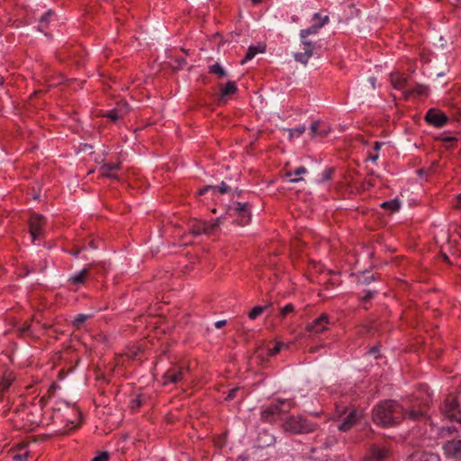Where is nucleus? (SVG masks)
<instances>
[{"mask_svg": "<svg viewBox=\"0 0 461 461\" xmlns=\"http://www.w3.org/2000/svg\"><path fill=\"white\" fill-rule=\"evenodd\" d=\"M400 202L397 199L390 200L384 202L381 206L384 209L390 210L392 212H396L400 208Z\"/></svg>", "mask_w": 461, "mask_h": 461, "instance_id": "cd10ccee", "label": "nucleus"}, {"mask_svg": "<svg viewBox=\"0 0 461 461\" xmlns=\"http://www.w3.org/2000/svg\"><path fill=\"white\" fill-rule=\"evenodd\" d=\"M78 254H79V250L74 251V252L72 253V255H73V256H75V257H77V256H78Z\"/></svg>", "mask_w": 461, "mask_h": 461, "instance_id": "864d4df0", "label": "nucleus"}, {"mask_svg": "<svg viewBox=\"0 0 461 461\" xmlns=\"http://www.w3.org/2000/svg\"><path fill=\"white\" fill-rule=\"evenodd\" d=\"M240 387H234V388L230 389L228 392L227 395L225 396L224 400L226 402L232 401L233 399L236 398L237 393L240 392Z\"/></svg>", "mask_w": 461, "mask_h": 461, "instance_id": "c9c22d12", "label": "nucleus"}, {"mask_svg": "<svg viewBox=\"0 0 461 461\" xmlns=\"http://www.w3.org/2000/svg\"><path fill=\"white\" fill-rule=\"evenodd\" d=\"M238 91V87L236 83L233 81H229L225 86L221 87V97L224 98L229 95L235 94Z\"/></svg>", "mask_w": 461, "mask_h": 461, "instance_id": "4be33fe9", "label": "nucleus"}, {"mask_svg": "<svg viewBox=\"0 0 461 461\" xmlns=\"http://www.w3.org/2000/svg\"><path fill=\"white\" fill-rule=\"evenodd\" d=\"M375 291H367V292L366 293V294L362 297V300H363L364 302H366V301L370 300L371 298H373V297H374V295H375Z\"/></svg>", "mask_w": 461, "mask_h": 461, "instance_id": "c03bdc74", "label": "nucleus"}, {"mask_svg": "<svg viewBox=\"0 0 461 461\" xmlns=\"http://www.w3.org/2000/svg\"><path fill=\"white\" fill-rule=\"evenodd\" d=\"M4 84V77L0 76V86Z\"/></svg>", "mask_w": 461, "mask_h": 461, "instance_id": "6e6d98bb", "label": "nucleus"}, {"mask_svg": "<svg viewBox=\"0 0 461 461\" xmlns=\"http://www.w3.org/2000/svg\"><path fill=\"white\" fill-rule=\"evenodd\" d=\"M456 208L461 209V194L456 196Z\"/></svg>", "mask_w": 461, "mask_h": 461, "instance_id": "de8ad7c7", "label": "nucleus"}, {"mask_svg": "<svg viewBox=\"0 0 461 461\" xmlns=\"http://www.w3.org/2000/svg\"><path fill=\"white\" fill-rule=\"evenodd\" d=\"M226 324V321H218L214 323L215 328L221 329Z\"/></svg>", "mask_w": 461, "mask_h": 461, "instance_id": "49530a36", "label": "nucleus"}, {"mask_svg": "<svg viewBox=\"0 0 461 461\" xmlns=\"http://www.w3.org/2000/svg\"><path fill=\"white\" fill-rule=\"evenodd\" d=\"M27 457H28V454L23 453V454L15 455L14 456V459L16 461H27Z\"/></svg>", "mask_w": 461, "mask_h": 461, "instance_id": "37998d69", "label": "nucleus"}, {"mask_svg": "<svg viewBox=\"0 0 461 461\" xmlns=\"http://www.w3.org/2000/svg\"><path fill=\"white\" fill-rule=\"evenodd\" d=\"M269 305H267V306H260V305H258V306H255L249 312V318L250 320H256L259 315H261L264 311L268 307Z\"/></svg>", "mask_w": 461, "mask_h": 461, "instance_id": "2f4dec72", "label": "nucleus"}, {"mask_svg": "<svg viewBox=\"0 0 461 461\" xmlns=\"http://www.w3.org/2000/svg\"><path fill=\"white\" fill-rule=\"evenodd\" d=\"M300 40H301V43H302V47H303V51L294 53V59L297 62L306 65L308 63L309 59L313 55V50L315 49V45L312 41L308 40V37L300 38Z\"/></svg>", "mask_w": 461, "mask_h": 461, "instance_id": "6e6552de", "label": "nucleus"}, {"mask_svg": "<svg viewBox=\"0 0 461 461\" xmlns=\"http://www.w3.org/2000/svg\"><path fill=\"white\" fill-rule=\"evenodd\" d=\"M189 376V367L185 364H173L163 374L161 383L164 386L168 384H177L187 379Z\"/></svg>", "mask_w": 461, "mask_h": 461, "instance_id": "20e7f679", "label": "nucleus"}, {"mask_svg": "<svg viewBox=\"0 0 461 461\" xmlns=\"http://www.w3.org/2000/svg\"><path fill=\"white\" fill-rule=\"evenodd\" d=\"M312 26H310L307 29L300 31V38H305L308 37L309 35L317 34L319 31L330 22V18L328 15L322 16L321 15V14L315 13L312 16Z\"/></svg>", "mask_w": 461, "mask_h": 461, "instance_id": "423d86ee", "label": "nucleus"}, {"mask_svg": "<svg viewBox=\"0 0 461 461\" xmlns=\"http://www.w3.org/2000/svg\"><path fill=\"white\" fill-rule=\"evenodd\" d=\"M375 352H377V348H372L370 349V353L374 354V353H375Z\"/></svg>", "mask_w": 461, "mask_h": 461, "instance_id": "3c124183", "label": "nucleus"}, {"mask_svg": "<svg viewBox=\"0 0 461 461\" xmlns=\"http://www.w3.org/2000/svg\"><path fill=\"white\" fill-rule=\"evenodd\" d=\"M294 311V306L292 303H288L280 309V315L285 318L289 313Z\"/></svg>", "mask_w": 461, "mask_h": 461, "instance_id": "f704fd0d", "label": "nucleus"}, {"mask_svg": "<svg viewBox=\"0 0 461 461\" xmlns=\"http://www.w3.org/2000/svg\"><path fill=\"white\" fill-rule=\"evenodd\" d=\"M307 173V168L305 167H299L297 168H295L294 170H288L285 172V177H289L290 178V182L291 183H297V182H300L303 179V177H301L302 175H304Z\"/></svg>", "mask_w": 461, "mask_h": 461, "instance_id": "6ab92c4d", "label": "nucleus"}, {"mask_svg": "<svg viewBox=\"0 0 461 461\" xmlns=\"http://www.w3.org/2000/svg\"><path fill=\"white\" fill-rule=\"evenodd\" d=\"M370 83L372 84L373 87H375V77H371L370 79Z\"/></svg>", "mask_w": 461, "mask_h": 461, "instance_id": "09e8293b", "label": "nucleus"}, {"mask_svg": "<svg viewBox=\"0 0 461 461\" xmlns=\"http://www.w3.org/2000/svg\"><path fill=\"white\" fill-rule=\"evenodd\" d=\"M306 128L305 126L302 125V126H298V127H295L294 129H289L288 131H289V138L290 139H293V138H298L300 137L303 133H304Z\"/></svg>", "mask_w": 461, "mask_h": 461, "instance_id": "72a5a7b5", "label": "nucleus"}, {"mask_svg": "<svg viewBox=\"0 0 461 461\" xmlns=\"http://www.w3.org/2000/svg\"><path fill=\"white\" fill-rule=\"evenodd\" d=\"M389 449L385 446L373 445L370 447L366 459L367 461H384L389 456Z\"/></svg>", "mask_w": 461, "mask_h": 461, "instance_id": "9b49d317", "label": "nucleus"}, {"mask_svg": "<svg viewBox=\"0 0 461 461\" xmlns=\"http://www.w3.org/2000/svg\"><path fill=\"white\" fill-rule=\"evenodd\" d=\"M213 191H218L221 194H226L230 191V186L225 184L224 182H221L220 185H215L212 187Z\"/></svg>", "mask_w": 461, "mask_h": 461, "instance_id": "58836bf2", "label": "nucleus"}, {"mask_svg": "<svg viewBox=\"0 0 461 461\" xmlns=\"http://www.w3.org/2000/svg\"><path fill=\"white\" fill-rule=\"evenodd\" d=\"M185 64V60L184 59H182L180 61H179V67L182 68L183 65Z\"/></svg>", "mask_w": 461, "mask_h": 461, "instance_id": "8fccbe9b", "label": "nucleus"}, {"mask_svg": "<svg viewBox=\"0 0 461 461\" xmlns=\"http://www.w3.org/2000/svg\"><path fill=\"white\" fill-rule=\"evenodd\" d=\"M45 224V220L43 216L37 214V213H32L29 218V228H30V234L32 236V241L39 239L42 234V228Z\"/></svg>", "mask_w": 461, "mask_h": 461, "instance_id": "9d476101", "label": "nucleus"}, {"mask_svg": "<svg viewBox=\"0 0 461 461\" xmlns=\"http://www.w3.org/2000/svg\"><path fill=\"white\" fill-rule=\"evenodd\" d=\"M329 323V316L327 314H321L307 325L306 330L312 334L321 333L328 329Z\"/></svg>", "mask_w": 461, "mask_h": 461, "instance_id": "f8f14e48", "label": "nucleus"}, {"mask_svg": "<svg viewBox=\"0 0 461 461\" xmlns=\"http://www.w3.org/2000/svg\"><path fill=\"white\" fill-rule=\"evenodd\" d=\"M142 405V399L140 396H138L137 398L133 399L131 401V409H138Z\"/></svg>", "mask_w": 461, "mask_h": 461, "instance_id": "79ce46f5", "label": "nucleus"}, {"mask_svg": "<svg viewBox=\"0 0 461 461\" xmlns=\"http://www.w3.org/2000/svg\"><path fill=\"white\" fill-rule=\"evenodd\" d=\"M204 224V234H212L219 226V221H203Z\"/></svg>", "mask_w": 461, "mask_h": 461, "instance_id": "c756f323", "label": "nucleus"}, {"mask_svg": "<svg viewBox=\"0 0 461 461\" xmlns=\"http://www.w3.org/2000/svg\"><path fill=\"white\" fill-rule=\"evenodd\" d=\"M53 15L54 13L52 11H48L41 17L39 23L40 31L44 32L47 29L50 19Z\"/></svg>", "mask_w": 461, "mask_h": 461, "instance_id": "a878e982", "label": "nucleus"}, {"mask_svg": "<svg viewBox=\"0 0 461 461\" xmlns=\"http://www.w3.org/2000/svg\"><path fill=\"white\" fill-rule=\"evenodd\" d=\"M129 111L130 108L127 103H120L116 107L104 113V116L109 118L113 122H117L118 120L122 119Z\"/></svg>", "mask_w": 461, "mask_h": 461, "instance_id": "4468645a", "label": "nucleus"}, {"mask_svg": "<svg viewBox=\"0 0 461 461\" xmlns=\"http://www.w3.org/2000/svg\"><path fill=\"white\" fill-rule=\"evenodd\" d=\"M92 315L91 314H83V313H79L77 314L74 321H73V325L76 327V328H80V326L89 318H91Z\"/></svg>", "mask_w": 461, "mask_h": 461, "instance_id": "473e14b6", "label": "nucleus"}, {"mask_svg": "<svg viewBox=\"0 0 461 461\" xmlns=\"http://www.w3.org/2000/svg\"><path fill=\"white\" fill-rule=\"evenodd\" d=\"M91 268L92 264L88 265L79 272L70 276L68 280V284L77 287L84 285L90 275Z\"/></svg>", "mask_w": 461, "mask_h": 461, "instance_id": "2eb2a0df", "label": "nucleus"}, {"mask_svg": "<svg viewBox=\"0 0 461 461\" xmlns=\"http://www.w3.org/2000/svg\"><path fill=\"white\" fill-rule=\"evenodd\" d=\"M230 211L237 216V222L240 225H246L250 221V208L248 203H233Z\"/></svg>", "mask_w": 461, "mask_h": 461, "instance_id": "0eeeda50", "label": "nucleus"}, {"mask_svg": "<svg viewBox=\"0 0 461 461\" xmlns=\"http://www.w3.org/2000/svg\"><path fill=\"white\" fill-rule=\"evenodd\" d=\"M422 416H423V412L420 410H411V411H407L403 409V414H402V419H409L411 420H417Z\"/></svg>", "mask_w": 461, "mask_h": 461, "instance_id": "b1692460", "label": "nucleus"}, {"mask_svg": "<svg viewBox=\"0 0 461 461\" xmlns=\"http://www.w3.org/2000/svg\"><path fill=\"white\" fill-rule=\"evenodd\" d=\"M443 450L446 456L461 460V439L447 441L443 445Z\"/></svg>", "mask_w": 461, "mask_h": 461, "instance_id": "ddd939ff", "label": "nucleus"}, {"mask_svg": "<svg viewBox=\"0 0 461 461\" xmlns=\"http://www.w3.org/2000/svg\"><path fill=\"white\" fill-rule=\"evenodd\" d=\"M360 414L356 410H351L343 421L339 424L338 429L341 431L349 430L359 420Z\"/></svg>", "mask_w": 461, "mask_h": 461, "instance_id": "f3484780", "label": "nucleus"}, {"mask_svg": "<svg viewBox=\"0 0 461 461\" xmlns=\"http://www.w3.org/2000/svg\"><path fill=\"white\" fill-rule=\"evenodd\" d=\"M331 131V128L326 123L316 121L311 124L310 135L312 138H324Z\"/></svg>", "mask_w": 461, "mask_h": 461, "instance_id": "dca6fc26", "label": "nucleus"}, {"mask_svg": "<svg viewBox=\"0 0 461 461\" xmlns=\"http://www.w3.org/2000/svg\"><path fill=\"white\" fill-rule=\"evenodd\" d=\"M318 424L302 414L290 415L283 420L282 429L294 435L307 434L315 431Z\"/></svg>", "mask_w": 461, "mask_h": 461, "instance_id": "f03ea898", "label": "nucleus"}, {"mask_svg": "<svg viewBox=\"0 0 461 461\" xmlns=\"http://www.w3.org/2000/svg\"><path fill=\"white\" fill-rule=\"evenodd\" d=\"M311 415H313L315 417H319L320 414L318 412H313V413H311Z\"/></svg>", "mask_w": 461, "mask_h": 461, "instance_id": "4d7b16f0", "label": "nucleus"}, {"mask_svg": "<svg viewBox=\"0 0 461 461\" xmlns=\"http://www.w3.org/2000/svg\"><path fill=\"white\" fill-rule=\"evenodd\" d=\"M258 52H262V50H259L258 47L250 46L248 49L245 58L242 59L241 63L244 64L247 61L252 59Z\"/></svg>", "mask_w": 461, "mask_h": 461, "instance_id": "7c9ffc66", "label": "nucleus"}, {"mask_svg": "<svg viewBox=\"0 0 461 461\" xmlns=\"http://www.w3.org/2000/svg\"><path fill=\"white\" fill-rule=\"evenodd\" d=\"M425 121L434 127L440 128L448 122L449 118L440 110L430 108L426 113Z\"/></svg>", "mask_w": 461, "mask_h": 461, "instance_id": "1a4fd4ad", "label": "nucleus"}, {"mask_svg": "<svg viewBox=\"0 0 461 461\" xmlns=\"http://www.w3.org/2000/svg\"><path fill=\"white\" fill-rule=\"evenodd\" d=\"M402 406L393 400H386L374 408L373 420L377 424L389 426L398 423L402 420Z\"/></svg>", "mask_w": 461, "mask_h": 461, "instance_id": "f257e3e1", "label": "nucleus"}, {"mask_svg": "<svg viewBox=\"0 0 461 461\" xmlns=\"http://www.w3.org/2000/svg\"><path fill=\"white\" fill-rule=\"evenodd\" d=\"M443 415L450 420H456L461 423L460 410L456 396H447L442 406Z\"/></svg>", "mask_w": 461, "mask_h": 461, "instance_id": "39448f33", "label": "nucleus"}, {"mask_svg": "<svg viewBox=\"0 0 461 461\" xmlns=\"http://www.w3.org/2000/svg\"><path fill=\"white\" fill-rule=\"evenodd\" d=\"M337 412L340 413V411H339V407H337ZM344 412H345V411H343V413H344ZM341 413H342V411H341Z\"/></svg>", "mask_w": 461, "mask_h": 461, "instance_id": "bf43d9fd", "label": "nucleus"}, {"mask_svg": "<svg viewBox=\"0 0 461 461\" xmlns=\"http://www.w3.org/2000/svg\"><path fill=\"white\" fill-rule=\"evenodd\" d=\"M109 454L106 451L100 452L96 456H95L92 461H108Z\"/></svg>", "mask_w": 461, "mask_h": 461, "instance_id": "ea45409f", "label": "nucleus"}, {"mask_svg": "<svg viewBox=\"0 0 461 461\" xmlns=\"http://www.w3.org/2000/svg\"><path fill=\"white\" fill-rule=\"evenodd\" d=\"M444 259H445L446 261H448V257H447V255H445V256H444Z\"/></svg>", "mask_w": 461, "mask_h": 461, "instance_id": "13d9d810", "label": "nucleus"}, {"mask_svg": "<svg viewBox=\"0 0 461 461\" xmlns=\"http://www.w3.org/2000/svg\"><path fill=\"white\" fill-rule=\"evenodd\" d=\"M408 461H440V458L433 453L417 452L411 455Z\"/></svg>", "mask_w": 461, "mask_h": 461, "instance_id": "a211bd4d", "label": "nucleus"}, {"mask_svg": "<svg viewBox=\"0 0 461 461\" xmlns=\"http://www.w3.org/2000/svg\"><path fill=\"white\" fill-rule=\"evenodd\" d=\"M90 246L93 248V249H96L97 247L94 244V241H91L90 242Z\"/></svg>", "mask_w": 461, "mask_h": 461, "instance_id": "5fc2aeb1", "label": "nucleus"}, {"mask_svg": "<svg viewBox=\"0 0 461 461\" xmlns=\"http://www.w3.org/2000/svg\"><path fill=\"white\" fill-rule=\"evenodd\" d=\"M14 376L12 373H5L0 381V391L4 392L7 390L12 384Z\"/></svg>", "mask_w": 461, "mask_h": 461, "instance_id": "393cba45", "label": "nucleus"}, {"mask_svg": "<svg viewBox=\"0 0 461 461\" xmlns=\"http://www.w3.org/2000/svg\"><path fill=\"white\" fill-rule=\"evenodd\" d=\"M120 168V163H106L100 168V174L103 176L117 179L116 175L112 172Z\"/></svg>", "mask_w": 461, "mask_h": 461, "instance_id": "412c9836", "label": "nucleus"}, {"mask_svg": "<svg viewBox=\"0 0 461 461\" xmlns=\"http://www.w3.org/2000/svg\"><path fill=\"white\" fill-rule=\"evenodd\" d=\"M383 145V142L375 141L373 148V152H371L367 158L371 160L372 162H376V160L379 158V150L381 149V146Z\"/></svg>", "mask_w": 461, "mask_h": 461, "instance_id": "c85d7f7f", "label": "nucleus"}, {"mask_svg": "<svg viewBox=\"0 0 461 461\" xmlns=\"http://www.w3.org/2000/svg\"><path fill=\"white\" fill-rule=\"evenodd\" d=\"M190 231L194 236L204 234V224L202 221H195L190 226Z\"/></svg>", "mask_w": 461, "mask_h": 461, "instance_id": "5701e85b", "label": "nucleus"}, {"mask_svg": "<svg viewBox=\"0 0 461 461\" xmlns=\"http://www.w3.org/2000/svg\"><path fill=\"white\" fill-rule=\"evenodd\" d=\"M420 90L419 91L420 94H423L424 93V90L426 89V87L424 86H420Z\"/></svg>", "mask_w": 461, "mask_h": 461, "instance_id": "603ef678", "label": "nucleus"}, {"mask_svg": "<svg viewBox=\"0 0 461 461\" xmlns=\"http://www.w3.org/2000/svg\"><path fill=\"white\" fill-rule=\"evenodd\" d=\"M212 187H213V185H206L205 187H203V188L200 189V190L198 191V193H197V194H198V195H203V194H204L207 191H209V190H212Z\"/></svg>", "mask_w": 461, "mask_h": 461, "instance_id": "a18cd8bd", "label": "nucleus"}, {"mask_svg": "<svg viewBox=\"0 0 461 461\" xmlns=\"http://www.w3.org/2000/svg\"><path fill=\"white\" fill-rule=\"evenodd\" d=\"M285 405L288 410L294 407V403L291 401L278 399L276 402L262 409L260 420L264 422L274 423L283 419V414L287 411L283 409Z\"/></svg>", "mask_w": 461, "mask_h": 461, "instance_id": "7ed1b4c3", "label": "nucleus"}, {"mask_svg": "<svg viewBox=\"0 0 461 461\" xmlns=\"http://www.w3.org/2000/svg\"><path fill=\"white\" fill-rule=\"evenodd\" d=\"M437 140H439L445 143H453L457 140V139L453 136H441V137H438Z\"/></svg>", "mask_w": 461, "mask_h": 461, "instance_id": "a19ab883", "label": "nucleus"}, {"mask_svg": "<svg viewBox=\"0 0 461 461\" xmlns=\"http://www.w3.org/2000/svg\"><path fill=\"white\" fill-rule=\"evenodd\" d=\"M391 84L395 89H403L407 84V78L403 75L395 72L390 75Z\"/></svg>", "mask_w": 461, "mask_h": 461, "instance_id": "aec40b11", "label": "nucleus"}, {"mask_svg": "<svg viewBox=\"0 0 461 461\" xmlns=\"http://www.w3.org/2000/svg\"><path fill=\"white\" fill-rule=\"evenodd\" d=\"M455 431H456V429L453 426H448V427H442L439 430V434L442 436V437H445V436H448V435H451L452 433H454Z\"/></svg>", "mask_w": 461, "mask_h": 461, "instance_id": "4c0bfd02", "label": "nucleus"}, {"mask_svg": "<svg viewBox=\"0 0 461 461\" xmlns=\"http://www.w3.org/2000/svg\"><path fill=\"white\" fill-rule=\"evenodd\" d=\"M283 343L277 342L273 348L267 349V355L270 357L276 356L281 350Z\"/></svg>", "mask_w": 461, "mask_h": 461, "instance_id": "e433bc0d", "label": "nucleus"}, {"mask_svg": "<svg viewBox=\"0 0 461 461\" xmlns=\"http://www.w3.org/2000/svg\"><path fill=\"white\" fill-rule=\"evenodd\" d=\"M209 73L214 74L218 76L220 78H223L227 76L226 71L223 69V68L219 64L215 63L209 67Z\"/></svg>", "mask_w": 461, "mask_h": 461, "instance_id": "bb28decb", "label": "nucleus"}]
</instances>
